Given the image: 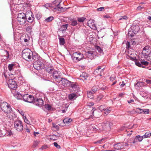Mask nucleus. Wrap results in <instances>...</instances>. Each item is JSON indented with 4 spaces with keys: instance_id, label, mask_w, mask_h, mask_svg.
<instances>
[{
    "instance_id": "37",
    "label": "nucleus",
    "mask_w": 151,
    "mask_h": 151,
    "mask_svg": "<svg viewBox=\"0 0 151 151\" xmlns=\"http://www.w3.org/2000/svg\"><path fill=\"white\" fill-rule=\"evenodd\" d=\"M143 109H142L141 108H137L135 110V111L137 113H138L139 114H142V111Z\"/></svg>"
},
{
    "instance_id": "56",
    "label": "nucleus",
    "mask_w": 151,
    "mask_h": 151,
    "mask_svg": "<svg viewBox=\"0 0 151 151\" xmlns=\"http://www.w3.org/2000/svg\"><path fill=\"white\" fill-rule=\"evenodd\" d=\"M58 136H56L55 135H54L52 136V138H51V139H53L55 140L58 139Z\"/></svg>"
},
{
    "instance_id": "29",
    "label": "nucleus",
    "mask_w": 151,
    "mask_h": 151,
    "mask_svg": "<svg viewBox=\"0 0 151 151\" xmlns=\"http://www.w3.org/2000/svg\"><path fill=\"white\" fill-rule=\"evenodd\" d=\"M4 55L2 56L6 57V59H7L9 58V52L6 50H4L3 51Z\"/></svg>"
},
{
    "instance_id": "34",
    "label": "nucleus",
    "mask_w": 151,
    "mask_h": 151,
    "mask_svg": "<svg viewBox=\"0 0 151 151\" xmlns=\"http://www.w3.org/2000/svg\"><path fill=\"white\" fill-rule=\"evenodd\" d=\"M98 88L99 87L98 86H94L92 87L91 91L95 93L98 90Z\"/></svg>"
},
{
    "instance_id": "50",
    "label": "nucleus",
    "mask_w": 151,
    "mask_h": 151,
    "mask_svg": "<svg viewBox=\"0 0 151 151\" xmlns=\"http://www.w3.org/2000/svg\"><path fill=\"white\" fill-rule=\"evenodd\" d=\"M122 143L123 148L124 146L128 147L129 146V144L127 142H122Z\"/></svg>"
},
{
    "instance_id": "49",
    "label": "nucleus",
    "mask_w": 151,
    "mask_h": 151,
    "mask_svg": "<svg viewBox=\"0 0 151 151\" xmlns=\"http://www.w3.org/2000/svg\"><path fill=\"white\" fill-rule=\"evenodd\" d=\"M38 58V56L37 55H34L33 54V55L32 56V59H34L35 60H36Z\"/></svg>"
},
{
    "instance_id": "36",
    "label": "nucleus",
    "mask_w": 151,
    "mask_h": 151,
    "mask_svg": "<svg viewBox=\"0 0 151 151\" xmlns=\"http://www.w3.org/2000/svg\"><path fill=\"white\" fill-rule=\"evenodd\" d=\"M151 136V132H147L143 136L144 138L148 137Z\"/></svg>"
},
{
    "instance_id": "59",
    "label": "nucleus",
    "mask_w": 151,
    "mask_h": 151,
    "mask_svg": "<svg viewBox=\"0 0 151 151\" xmlns=\"http://www.w3.org/2000/svg\"><path fill=\"white\" fill-rule=\"evenodd\" d=\"M53 127H54L56 129H59V126L56 124H52Z\"/></svg>"
},
{
    "instance_id": "61",
    "label": "nucleus",
    "mask_w": 151,
    "mask_h": 151,
    "mask_svg": "<svg viewBox=\"0 0 151 151\" xmlns=\"http://www.w3.org/2000/svg\"><path fill=\"white\" fill-rule=\"evenodd\" d=\"M104 7H101L99 8H98L97 9V10L98 11H101L104 10Z\"/></svg>"
},
{
    "instance_id": "40",
    "label": "nucleus",
    "mask_w": 151,
    "mask_h": 151,
    "mask_svg": "<svg viewBox=\"0 0 151 151\" xmlns=\"http://www.w3.org/2000/svg\"><path fill=\"white\" fill-rule=\"evenodd\" d=\"M138 142H141L143 138V136H141L140 135H137L136 136Z\"/></svg>"
},
{
    "instance_id": "10",
    "label": "nucleus",
    "mask_w": 151,
    "mask_h": 151,
    "mask_svg": "<svg viewBox=\"0 0 151 151\" xmlns=\"http://www.w3.org/2000/svg\"><path fill=\"white\" fill-rule=\"evenodd\" d=\"M53 78L57 82L60 83V82L61 79V76L57 71H53L52 73Z\"/></svg>"
},
{
    "instance_id": "23",
    "label": "nucleus",
    "mask_w": 151,
    "mask_h": 151,
    "mask_svg": "<svg viewBox=\"0 0 151 151\" xmlns=\"http://www.w3.org/2000/svg\"><path fill=\"white\" fill-rule=\"evenodd\" d=\"M110 123L109 122H107L103 126L104 129L106 131H109L110 130Z\"/></svg>"
},
{
    "instance_id": "9",
    "label": "nucleus",
    "mask_w": 151,
    "mask_h": 151,
    "mask_svg": "<svg viewBox=\"0 0 151 151\" xmlns=\"http://www.w3.org/2000/svg\"><path fill=\"white\" fill-rule=\"evenodd\" d=\"M22 99H23L24 101L31 103L33 102L34 99V97L32 95L26 94L22 96Z\"/></svg>"
},
{
    "instance_id": "47",
    "label": "nucleus",
    "mask_w": 151,
    "mask_h": 151,
    "mask_svg": "<svg viewBox=\"0 0 151 151\" xmlns=\"http://www.w3.org/2000/svg\"><path fill=\"white\" fill-rule=\"evenodd\" d=\"M71 24L73 26H76L77 24V22L76 21L72 20L71 21Z\"/></svg>"
},
{
    "instance_id": "55",
    "label": "nucleus",
    "mask_w": 151,
    "mask_h": 151,
    "mask_svg": "<svg viewBox=\"0 0 151 151\" xmlns=\"http://www.w3.org/2000/svg\"><path fill=\"white\" fill-rule=\"evenodd\" d=\"M54 145L58 149H60V145H58L57 142H55L54 143Z\"/></svg>"
},
{
    "instance_id": "31",
    "label": "nucleus",
    "mask_w": 151,
    "mask_h": 151,
    "mask_svg": "<svg viewBox=\"0 0 151 151\" xmlns=\"http://www.w3.org/2000/svg\"><path fill=\"white\" fill-rule=\"evenodd\" d=\"M72 120L71 119L66 118L64 119L63 120V122L65 124H68L70 122L72 121Z\"/></svg>"
},
{
    "instance_id": "41",
    "label": "nucleus",
    "mask_w": 151,
    "mask_h": 151,
    "mask_svg": "<svg viewBox=\"0 0 151 151\" xmlns=\"http://www.w3.org/2000/svg\"><path fill=\"white\" fill-rule=\"evenodd\" d=\"M96 49L100 53L103 54V50L100 48V47L98 46H97L96 47Z\"/></svg>"
},
{
    "instance_id": "42",
    "label": "nucleus",
    "mask_w": 151,
    "mask_h": 151,
    "mask_svg": "<svg viewBox=\"0 0 151 151\" xmlns=\"http://www.w3.org/2000/svg\"><path fill=\"white\" fill-rule=\"evenodd\" d=\"M147 50V47H145L143 48V50L142 52V53L145 56H148L149 53H146L145 50Z\"/></svg>"
},
{
    "instance_id": "48",
    "label": "nucleus",
    "mask_w": 151,
    "mask_h": 151,
    "mask_svg": "<svg viewBox=\"0 0 151 151\" xmlns=\"http://www.w3.org/2000/svg\"><path fill=\"white\" fill-rule=\"evenodd\" d=\"M135 64L137 65L139 67H142V68H144V67L142 65L141 63V62L140 63L139 61H136L135 62Z\"/></svg>"
},
{
    "instance_id": "43",
    "label": "nucleus",
    "mask_w": 151,
    "mask_h": 151,
    "mask_svg": "<svg viewBox=\"0 0 151 151\" xmlns=\"http://www.w3.org/2000/svg\"><path fill=\"white\" fill-rule=\"evenodd\" d=\"M45 107L46 109L48 110H50L52 108L51 106L48 104H45Z\"/></svg>"
},
{
    "instance_id": "51",
    "label": "nucleus",
    "mask_w": 151,
    "mask_h": 151,
    "mask_svg": "<svg viewBox=\"0 0 151 151\" xmlns=\"http://www.w3.org/2000/svg\"><path fill=\"white\" fill-rule=\"evenodd\" d=\"M128 19V17L127 16H124L121 17V18L119 19V20L122 19Z\"/></svg>"
},
{
    "instance_id": "39",
    "label": "nucleus",
    "mask_w": 151,
    "mask_h": 151,
    "mask_svg": "<svg viewBox=\"0 0 151 151\" xmlns=\"http://www.w3.org/2000/svg\"><path fill=\"white\" fill-rule=\"evenodd\" d=\"M54 19V17L50 16L45 19V21L46 22H49Z\"/></svg>"
},
{
    "instance_id": "64",
    "label": "nucleus",
    "mask_w": 151,
    "mask_h": 151,
    "mask_svg": "<svg viewBox=\"0 0 151 151\" xmlns=\"http://www.w3.org/2000/svg\"><path fill=\"white\" fill-rule=\"evenodd\" d=\"M145 81L148 84H150L151 83V80H147Z\"/></svg>"
},
{
    "instance_id": "7",
    "label": "nucleus",
    "mask_w": 151,
    "mask_h": 151,
    "mask_svg": "<svg viewBox=\"0 0 151 151\" xmlns=\"http://www.w3.org/2000/svg\"><path fill=\"white\" fill-rule=\"evenodd\" d=\"M33 65L34 68L37 70H40L43 68V63L42 62L40 61V60H38L35 62Z\"/></svg>"
},
{
    "instance_id": "46",
    "label": "nucleus",
    "mask_w": 151,
    "mask_h": 151,
    "mask_svg": "<svg viewBox=\"0 0 151 151\" xmlns=\"http://www.w3.org/2000/svg\"><path fill=\"white\" fill-rule=\"evenodd\" d=\"M136 33H134L133 32H132V31L131 30H129L128 32V35L129 36H131L132 37L134 36V34H136Z\"/></svg>"
},
{
    "instance_id": "5",
    "label": "nucleus",
    "mask_w": 151,
    "mask_h": 151,
    "mask_svg": "<svg viewBox=\"0 0 151 151\" xmlns=\"http://www.w3.org/2000/svg\"><path fill=\"white\" fill-rule=\"evenodd\" d=\"M26 15L23 12L19 13L16 19L17 21L21 24H23L26 21Z\"/></svg>"
},
{
    "instance_id": "26",
    "label": "nucleus",
    "mask_w": 151,
    "mask_h": 151,
    "mask_svg": "<svg viewBox=\"0 0 151 151\" xmlns=\"http://www.w3.org/2000/svg\"><path fill=\"white\" fill-rule=\"evenodd\" d=\"M94 93H93L92 91H90L87 92V96L90 99H92L93 98V94Z\"/></svg>"
},
{
    "instance_id": "53",
    "label": "nucleus",
    "mask_w": 151,
    "mask_h": 151,
    "mask_svg": "<svg viewBox=\"0 0 151 151\" xmlns=\"http://www.w3.org/2000/svg\"><path fill=\"white\" fill-rule=\"evenodd\" d=\"M141 63L142 65H147L148 64V62L147 61H141Z\"/></svg>"
},
{
    "instance_id": "30",
    "label": "nucleus",
    "mask_w": 151,
    "mask_h": 151,
    "mask_svg": "<svg viewBox=\"0 0 151 151\" xmlns=\"http://www.w3.org/2000/svg\"><path fill=\"white\" fill-rule=\"evenodd\" d=\"M144 83L142 82L138 81L135 85V87H137L139 88V87H142V86L144 85Z\"/></svg>"
},
{
    "instance_id": "20",
    "label": "nucleus",
    "mask_w": 151,
    "mask_h": 151,
    "mask_svg": "<svg viewBox=\"0 0 151 151\" xmlns=\"http://www.w3.org/2000/svg\"><path fill=\"white\" fill-rule=\"evenodd\" d=\"M128 142L130 143L131 145H133L134 144L137 142L138 141L135 137V138H130L129 139Z\"/></svg>"
},
{
    "instance_id": "8",
    "label": "nucleus",
    "mask_w": 151,
    "mask_h": 151,
    "mask_svg": "<svg viewBox=\"0 0 151 151\" xmlns=\"http://www.w3.org/2000/svg\"><path fill=\"white\" fill-rule=\"evenodd\" d=\"M104 68H103V66H99L93 72V74L96 75L97 76H101L104 74Z\"/></svg>"
},
{
    "instance_id": "32",
    "label": "nucleus",
    "mask_w": 151,
    "mask_h": 151,
    "mask_svg": "<svg viewBox=\"0 0 151 151\" xmlns=\"http://www.w3.org/2000/svg\"><path fill=\"white\" fill-rule=\"evenodd\" d=\"M68 26V24L62 25L60 28V30L62 31L66 30Z\"/></svg>"
},
{
    "instance_id": "45",
    "label": "nucleus",
    "mask_w": 151,
    "mask_h": 151,
    "mask_svg": "<svg viewBox=\"0 0 151 151\" xmlns=\"http://www.w3.org/2000/svg\"><path fill=\"white\" fill-rule=\"evenodd\" d=\"M142 111L145 114H148L150 113V110L148 109H143Z\"/></svg>"
},
{
    "instance_id": "19",
    "label": "nucleus",
    "mask_w": 151,
    "mask_h": 151,
    "mask_svg": "<svg viewBox=\"0 0 151 151\" xmlns=\"http://www.w3.org/2000/svg\"><path fill=\"white\" fill-rule=\"evenodd\" d=\"M131 30L134 33H137L139 31V28L138 25H133L131 27Z\"/></svg>"
},
{
    "instance_id": "44",
    "label": "nucleus",
    "mask_w": 151,
    "mask_h": 151,
    "mask_svg": "<svg viewBox=\"0 0 151 151\" xmlns=\"http://www.w3.org/2000/svg\"><path fill=\"white\" fill-rule=\"evenodd\" d=\"M85 19L86 18L84 17L78 18V21L80 22H83Z\"/></svg>"
},
{
    "instance_id": "12",
    "label": "nucleus",
    "mask_w": 151,
    "mask_h": 151,
    "mask_svg": "<svg viewBox=\"0 0 151 151\" xmlns=\"http://www.w3.org/2000/svg\"><path fill=\"white\" fill-rule=\"evenodd\" d=\"M8 84L9 87L11 89H14L17 87L16 82L12 79H9Z\"/></svg>"
},
{
    "instance_id": "54",
    "label": "nucleus",
    "mask_w": 151,
    "mask_h": 151,
    "mask_svg": "<svg viewBox=\"0 0 151 151\" xmlns=\"http://www.w3.org/2000/svg\"><path fill=\"white\" fill-rule=\"evenodd\" d=\"M147 59L151 62V53H149L148 56L147 57Z\"/></svg>"
},
{
    "instance_id": "28",
    "label": "nucleus",
    "mask_w": 151,
    "mask_h": 151,
    "mask_svg": "<svg viewBox=\"0 0 151 151\" xmlns=\"http://www.w3.org/2000/svg\"><path fill=\"white\" fill-rule=\"evenodd\" d=\"M22 40H23L25 42H28L29 40L30 37L27 35H25V37H22Z\"/></svg>"
},
{
    "instance_id": "57",
    "label": "nucleus",
    "mask_w": 151,
    "mask_h": 151,
    "mask_svg": "<svg viewBox=\"0 0 151 151\" xmlns=\"http://www.w3.org/2000/svg\"><path fill=\"white\" fill-rule=\"evenodd\" d=\"M24 121L25 122H26L27 124H29V121L28 120L27 118L26 117V116L24 117Z\"/></svg>"
},
{
    "instance_id": "52",
    "label": "nucleus",
    "mask_w": 151,
    "mask_h": 151,
    "mask_svg": "<svg viewBox=\"0 0 151 151\" xmlns=\"http://www.w3.org/2000/svg\"><path fill=\"white\" fill-rule=\"evenodd\" d=\"M99 109L101 111H104L105 109L104 106L101 105L99 107Z\"/></svg>"
},
{
    "instance_id": "14",
    "label": "nucleus",
    "mask_w": 151,
    "mask_h": 151,
    "mask_svg": "<svg viewBox=\"0 0 151 151\" xmlns=\"http://www.w3.org/2000/svg\"><path fill=\"white\" fill-rule=\"evenodd\" d=\"M60 80V82H61V84L63 86L66 87H69V84L71 81L67 80L65 78H61Z\"/></svg>"
},
{
    "instance_id": "21",
    "label": "nucleus",
    "mask_w": 151,
    "mask_h": 151,
    "mask_svg": "<svg viewBox=\"0 0 151 151\" xmlns=\"http://www.w3.org/2000/svg\"><path fill=\"white\" fill-rule=\"evenodd\" d=\"M122 143H118L117 144H115L114 145L115 149L117 150L121 149L123 148Z\"/></svg>"
},
{
    "instance_id": "38",
    "label": "nucleus",
    "mask_w": 151,
    "mask_h": 151,
    "mask_svg": "<svg viewBox=\"0 0 151 151\" xmlns=\"http://www.w3.org/2000/svg\"><path fill=\"white\" fill-rule=\"evenodd\" d=\"M133 55H134V54H131L130 55H129V57L131 60H134L136 59V57Z\"/></svg>"
},
{
    "instance_id": "15",
    "label": "nucleus",
    "mask_w": 151,
    "mask_h": 151,
    "mask_svg": "<svg viewBox=\"0 0 151 151\" xmlns=\"http://www.w3.org/2000/svg\"><path fill=\"white\" fill-rule=\"evenodd\" d=\"M87 24L88 25L91 29L94 30L96 29V27L94 24L93 20H88L87 22Z\"/></svg>"
},
{
    "instance_id": "6",
    "label": "nucleus",
    "mask_w": 151,
    "mask_h": 151,
    "mask_svg": "<svg viewBox=\"0 0 151 151\" xmlns=\"http://www.w3.org/2000/svg\"><path fill=\"white\" fill-rule=\"evenodd\" d=\"M14 128L18 131L21 132L23 130L22 122L21 121H16L14 122Z\"/></svg>"
},
{
    "instance_id": "33",
    "label": "nucleus",
    "mask_w": 151,
    "mask_h": 151,
    "mask_svg": "<svg viewBox=\"0 0 151 151\" xmlns=\"http://www.w3.org/2000/svg\"><path fill=\"white\" fill-rule=\"evenodd\" d=\"M111 110V107L107 108L106 109H104V113L105 114L107 115L108 113L110 112Z\"/></svg>"
},
{
    "instance_id": "25",
    "label": "nucleus",
    "mask_w": 151,
    "mask_h": 151,
    "mask_svg": "<svg viewBox=\"0 0 151 151\" xmlns=\"http://www.w3.org/2000/svg\"><path fill=\"white\" fill-rule=\"evenodd\" d=\"M77 97V95L75 93H72L69 95L68 98L70 100L75 99Z\"/></svg>"
},
{
    "instance_id": "11",
    "label": "nucleus",
    "mask_w": 151,
    "mask_h": 151,
    "mask_svg": "<svg viewBox=\"0 0 151 151\" xmlns=\"http://www.w3.org/2000/svg\"><path fill=\"white\" fill-rule=\"evenodd\" d=\"M97 54L95 51H88L86 53V55L87 58L92 60L95 58Z\"/></svg>"
},
{
    "instance_id": "4",
    "label": "nucleus",
    "mask_w": 151,
    "mask_h": 151,
    "mask_svg": "<svg viewBox=\"0 0 151 151\" xmlns=\"http://www.w3.org/2000/svg\"><path fill=\"white\" fill-rule=\"evenodd\" d=\"M1 108L4 112L9 113L12 111V109L9 104L6 102H3L1 104Z\"/></svg>"
},
{
    "instance_id": "24",
    "label": "nucleus",
    "mask_w": 151,
    "mask_h": 151,
    "mask_svg": "<svg viewBox=\"0 0 151 151\" xmlns=\"http://www.w3.org/2000/svg\"><path fill=\"white\" fill-rule=\"evenodd\" d=\"M16 66L15 64L11 63L9 64L8 66V68L10 71L14 70V69L16 68Z\"/></svg>"
},
{
    "instance_id": "63",
    "label": "nucleus",
    "mask_w": 151,
    "mask_h": 151,
    "mask_svg": "<svg viewBox=\"0 0 151 151\" xmlns=\"http://www.w3.org/2000/svg\"><path fill=\"white\" fill-rule=\"evenodd\" d=\"M38 144V142L37 141H36L34 142L33 145L35 147L36 146H37Z\"/></svg>"
},
{
    "instance_id": "60",
    "label": "nucleus",
    "mask_w": 151,
    "mask_h": 151,
    "mask_svg": "<svg viewBox=\"0 0 151 151\" xmlns=\"http://www.w3.org/2000/svg\"><path fill=\"white\" fill-rule=\"evenodd\" d=\"M91 128L93 129V130H95L96 129V127H95V125L94 124H92L91 126Z\"/></svg>"
},
{
    "instance_id": "27",
    "label": "nucleus",
    "mask_w": 151,
    "mask_h": 151,
    "mask_svg": "<svg viewBox=\"0 0 151 151\" xmlns=\"http://www.w3.org/2000/svg\"><path fill=\"white\" fill-rule=\"evenodd\" d=\"M46 71L49 73H53L54 71V69L52 67H49L46 69Z\"/></svg>"
},
{
    "instance_id": "2",
    "label": "nucleus",
    "mask_w": 151,
    "mask_h": 151,
    "mask_svg": "<svg viewBox=\"0 0 151 151\" xmlns=\"http://www.w3.org/2000/svg\"><path fill=\"white\" fill-rule=\"evenodd\" d=\"M22 57L27 61H29L32 59L33 52L29 49H24L22 52Z\"/></svg>"
},
{
    "instance_id": "1",
    "label": "nucleus",
    "mask_w": 151,
    "mask_h": 151,
    "mask_svg": "<svg viewBox=\"0 0 151 151\" xmlns=\"http://www.w3.org/2000/svg\"><path fill=\"white\" fill-rule=\"evenodd\" d=\"M61 0H55L53 1L52 4V10H54L55 11H58L60 12H64L66 10V9L61 6Z\"/></svg>"
},
{
    "instance_id": "62",
    "label": "nucleus",
    "mask_w": 151,
    "mask_h": 151,
    "mask_svg": "<svg viewBox=\"0 0 151 151\" xmlns=\"http://www.w3.org/2000/svg\"><path fill=\"white\" fill-rule=\"evenodd\" d=\"M5 135V133H3L2 131L0 130V137H2Z\"/></svg>"
},
{
    "instance_id": "16",
    "label": "nucleus",
    "mask_w": 151,
    "mask_h": 151,
    "mask_svg": "<svg viewBox=\"0 0 151 151\" xmlns=\"http://www.w3.org/2000/svg\"><path fill=\"white\" fill-rule=\"evenodd\" d=\"M69 84V87H70L75 92H77L78 90L79 87L76 83L71 81Z\"/></svg>"
},
{
    "instance_id": "58",
    "label": "nucleus",
    "mask_w": 151,
    "mask_h": 151,
    "mask_svg": "<svg viewBox=\"0 0 151 151\" xmlns=\"http://www.w3.org/2000/svg\"><path fill=\"white\" fill-rule=\"evenodd\" d=\"M108 89V87L106 86H104L103 87H102V88H101V90H103V91H105V90H106Z\"/></svg>"
},
{
    "instance_id": "22",
    "label": "nucleus",
    "mask_w": 151,
    "mask_h": 151,
    "mask_svg": "<svg viewBox=\"0 0 151 151\" xmlns=\"http://www.w3.org/2000/svg\"><path fill=\"white\" fill-rule=\"evenodd\" d=\"M80 79L83 80H86L88 77V74L86 72H83L80 75Z\"/></svg>"
},
{
    "instance_id": "3",
    "label": "nucleus",
    "mask_w": 151,
    "mask_h": 151,
    "mask_svg": "<svg viewBox=\"0 0 151 151\" xmlns=\"http://www.w3.org/2000/svg\"><path fill=\"white\" fill-rule=\"evenodd\" d=\"M71 57L74 62L77 63L83 58V55L80 52H74L71 55Z\"/></svg>"
},
{
    "instance_id": "35",
    "label": "nucleus",
    "mask_w": 151,
    "mask_h": 151,
    "mask_svg": "<svg viewBox=\"0 0 151 151\" xmlns=\"http://www.w3.org/2000/svg\"><path fill=\"white\" fill-rule=\"evenodd\" d=\"M60 44L61 45H64L65 43V40L64 38H59Z\"/></svg>"
},
{
    "instance_id": "17",
    "label": "nucleus",
    "mask_w": 151,
    "mask_h": 151,
    "mask_svg": "<svg viewBox=\"0 0 151 151\" xmlns=\"http://www.w3.org/2000/svg\"><path fill=\"white\" fill-rule=\"evenodd\" d=\"M28 13L31 16V17H28V22L30 23H32L33 24L35 23V22H34V15L32 14V13L30 11H28Z\"/></svg>"
},
{
    "instance_id": "18",
    "label": "nucleus",
    "mask_w": 151,
    "mask_h": 151,
    "mask_svg": "<svg viewBox=\"0 0 151 151\" xmlns=\"http://www.w3.org/2000/svg\"><path fill=\"white\" fill-rule=\"evenodd\" d=\"M12 93L14 97L17 99L22 100V96L19 92L15 91H13Z\"/></svg>"
},
{
    "instance_id": "13",
    "label": "nucleus",
    "mask_w": 151,
    "mask_h": 151,
    "mask_svg": "<svg viewBox=\"0 0 151 151\" xmlns=\"http://www.w3.org/2000/svg\"><path fill=\"white\" fill-rule=\"evenodd\" d=\"M33 102L35 105L40 107L42 106L44 104V102L43 100L41 99L37 98V97L34 98V99Z\"/></svg>"
}]
</instances>
